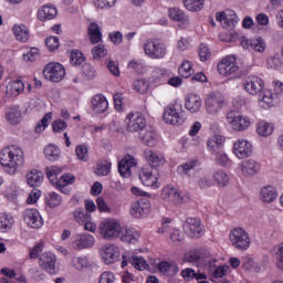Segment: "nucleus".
<instances>
[{"instance_id": "f257e3e1", "label": "nucleus", "mask_w": 283, "mask_h": 283, "mask_svg": "<svg viewBox=\"0 0 283 283\" xmlns=\"http://www.w3.org/2000/svg\"><path fill=\"white\" fill-rule=\"evenodd\" d=\"M24 163L23 149L17 145L8 146L0 151V165L10 176L21 171Z\"/></svg>"}, {"instance_id": "f03ea898", "label": "nucleus", "mask_w": 283, "mask_h": 283, "mask_svg": "<svg viewBox=\"0 0 283 283\" xmlns=\"http://www.w3.org/2000/svg\"><path fill=\"white\" fill-rule=\"evenodd\" d=\"M163 119L168 125H184L187 112L182 108V103L176 101L168 104L164 109Z\"/></svg>"}, {"instance_id": "7ed1b4c3", "label": "nucleus", "mask_w": 283, "mask_h": 283, "mask_svg": "<svg viewBox=\"0 0 283 283\" xmlns=\"http://www.w3.org/2000/svg\"><path fill=\"white\" fill-rule=\"evenodd\" d=\"M144 54L148 59L160 60L167 56V45L160 39L151 38L143 43Z\"/></svg>"}, {"instance_id": "20e7f679", "label": "nucleus", "mask_w": 283, "mask_h": 283, "mask_svg": "<svg viewBox=\"0 0 283 283\" xmlns=\"http://www.w3.org/2000/svg\"><path fill=\"white\" fill-rule=\"evenodd\" d=\"M120 222L116 219H104L99 223V234L104 240H116L120 235Z\"/></svg>"}, {"instance_id": "39448f33", "label": "nucleus", "mask_w": 283, "mask_h": 283, "mask_svg": "<svg viewBox=\"0 0 283 283\" xmlns=\"http://www.w3.org/2000/svg\"><path fill=\"white\" fill-rule=\"evenodd\" d=\"M230 242L238 251H247L251 247V237L242 228H234L230 232Z\"/></svg>"}, {"instance_id": "423d86ee", "label": "nucleus", "mask_w": 283, "mask_h": 283, "mask_svg": "<svg viewBox=\"0 0 283 283\" xmlns=\"http://www.w3.org/2000/svg\"><path fill=\"white\" fill-rule=\"evenodd\" d=\"M124 123L127 132H130L132 134H136V132H139L140 134L147 126V119H145V116L138 112L128 113Z\"/></svg>"}, {"instance_id": "0eeeda50", "label": "nucleus", "mask_w": 283, "mask_h": 283, "mask_svg": "<svg viewBox=\"0 0 283 283\" xmlns=\"http://www.w3.org/2000/svg\"><path fill=\"white\" fill-rule=\"evenodd\" d=\"M200 172V161L198 159L188 160L177 167V174L187 178L189 182H195Z\"/></svg>"}, {"instance_id": "6e6552de", "label": "nucleus", "mask_w": 283, "mask_h": 283, "mask_svg": "<svg viewBox=\"0 0 283 283\" xmlns=\"http://www.w3.org/2000/svg\"><path fill=\"white\" fill-rule=\"evenodd\" d=\"M227 123L234 132H244L245 129H249V126L251 125L249 117L242 116V114L237 111H230L227 114Z\"/></svg>"}, {"instance_id": "1a4fd4ad", "label": "nucleus", "mask_w": 283, "mask_h": 283, "mask_svg": "<svg viewBox=\"0 0 283 283\" xmlns=\"http://www.w3.org/2000/svg\"><path fill=\"white\" fill-rule=\"evenodd\" d=\"M43 75L46 81L61 83V80L65 78V66L59 62H51L44 66Z\"/></svg>"}, {"instance_id": "9d476101", "label": "nucleus", "mask_w": 283, "mask_h": 283, "mask_svg": "<svg viewBox=\"0 0 283 283\" xmlns=\"http://www.w3.org/2000/svg\"><path fill=\"white\" fill-rule=\"evenodd\" d=\"M206 112L211 116L218 115L224 107V95L222 93H210L206 97Z\"/></svg>"}, {"instance_id": "9b49d317", "label": "nucleus", "mask_w": 283, "mask_h": 283, "mask_svg": "<svg viewBox=\"0 0 283 283\" xmlns=\"http://www.w3.org/2000/svg\"><path fill=\"white\" fill-rule=\"evenodd\" d=\"M217 67L221 76H233V74H238V71L240 70L235 55H228L223 57L218 63Z\"/></svg>"}, {"instance_id": "f8f14e48", "label": "nucleus", "mask_w": 283, "mask_h": 283, "mask_svg": "<svg viewBox=\"0 0 283 283\" xmlns=\"http://www.w3.org/2000/svg\"><path fill=\"white\" fill-rule=\"evenodd\" d=\"M57 258L52 252H43L39 258V266L49 275H56L59 269L56 268Z\"/></svg>"}, {"instance_id": "ddd939ff", "label": "nucleus", "mask_w": 283, "mask_h": 283, "mask_svg": "<svg viewBox=\"0 0 283 283\" xmlns=\"http://www.w3.org/2000/svg\"><path fill=\"white\" fill-rule=\"evenodd\" d=\"M96 244V238L90 233H77L71 241V248L74 251H84L85 249H92Z\"/></svg>"}, {"instance_id": "4468645a", "label": "nucleus", "mask_w": 283, "mask_h": 283, "mask_svg": "<svg viewBox=\"0 0 283 283\" xmlns=\"http://www.w3.org/2000/svg\"><path fill=\"white\" fill-rule=\"evenodd\" d=\"M129 213L133 218H147V216L151 213V201L146 198L134 201L130 205Z\"/></svg>"}, {"instance_id": "2eb2a0df", "label": "nucleus", "mask_w": 283, "mask_h": 283, "mask_svg": "<svg viewBox=\"0 0 283 283\" xmlns=\"http://www.w3.org/2000/svg\"><path fill=\"white\" fill-rule=\"evenodd\" d=\"M101 258L104 264H114L120 260V249L114 243L105 244L101 249Z\"/></svg>"}, {"instance_id": "dca6fc26", "label": "nucleus", "mask_w": 283, "mask_h": 283, "mask_svg": "<svg viewBox=\"0 0 283 283\" xmlns=\"http://www.w3.org/2000/svg\"><path fill=\"white\" fill-rule=\"evenodd\" d=\"M127 264H132L137 271H147L149 269V264H147L145 258L132 255L129 252L122 254V269H125Z\"/></svg>"}, {"instance_id": "f3484780", "label": "nucleus", "mask_w": 283, "mask_h": 283, "mask_svg": "<svg viewBox=\"0 0 283 283\" xmlns=\"http://www.w3.org/2000/svg\"><path fill=\"white\" fill-rule=\"evenodd\" d=\"M243 87L248 94L258 96L264 90V81L260 76L250 75L243 81Z\"/></svg>"}, {"instance_id": "a211bd4d", "label": "nucleus", "mask_w": 283, "mask_h": 283, "mask_svg": "<svg viewBox=\"0 0 283 283\" xmlns=\"http://www.w3.org/2000/svg\"><path fill=\"white\" fill-rule=\"evenodd\" d=\"M233 154L239 159L249 158L253 154V146L245 139H239L233 144Z\"/></svg>"}, {"instance_id": "6ab92c4d", "label": "nucleus", "mask_w": 283, "mask_h": 283, "mask_svg": "<svg viewBox=\"0 0 283 283\" xmlns=\"http://www.w3.org/2000/svg\"><path fill=\"white\" fill-rule=\"evenodd\" d=\"M184 231L189 238H200L202 234V223L198 218H188L184 223Z\"/></svg>"}, {"instance_id": "aec40b11", "label": "nucleus", "mask_w": 283, "mask_h": 283, "mask_svg": "<svg viewBox=\"0 0 283 283\" xmlns=\"http://www.w3.org/2000/svg\"><path fill=\"white\" fill-rule=\"evenodd\" d=\"M23 216L24 222L31 229H41V227H43V218L41 217V213H39V210L27 209Z\"/></svg>"}, {"instance_id": "412c9836", "label": "nucleus", "mask_w": 283, "mask_h": 283, "mask_svg": "<svg viewBox=\"0 0 283 283\" xmlns=\"http://www.w3.org/2000/svg\"><path fill=\"white\" fill-rule=\"evenodd\" d=\"M241 46L244 50H253L254 52H259L260 54H262V52H265L266 50V42L262 38L251 40L243 36L241 39Z\"/></svg>"}, {"instance_id": "4be33fe9", "label": "nucleus", "mask_w": 283, "mask_h": 283, "mask_svg": "<svg viewBox=\"0 0 283 283\" xmlns=\"http://www.w3.org/2000/svg\"><path fill=\"white\" fill-rule=\"evenodd\" d=\"M91 107L95 114H105L109 109V102L103 94H96L91 98Z\"/></svg>"}, {"instance_id": "5701e85b", "label": "nucleus", "mask_w": 283, "mask_h": 283, "mask_svg": "<svg viewBox=\"0 0 283 283\" xmlns=\"http://www.w3.org/2000/svg\"><path fill=\"white\" fill-rule=\"evenodd\" d=\"M136 158L132 155H126L118 164V172L123 178L132 176V167H136Z\"/></svg>"}, {"instance_id": "b1692460", "label": "nucleus", "mask_w": 283, "mask_h": 283, "mask_svg": "<svg viewBox=\"0 0 283 283\" xmlns=\"http://www.w3.org/2000/svg\"><path fill=\"white\" fill-rule=\"evenodd\" d=\"M207 269L212 282L227 275V268L224 265H219L217 260L209 261Z\"/></svg>"}, {"instance_id": "393cba45", "label": "nucleus", "mask_w": 283, "mask_h": 283, "mask_svg": "<svg viewBox=\"0 0 283 283\" xmlns=\"http://www.w3.org/2000/svg\"><path fill=\"white\" fill-rule=\"evenodd\" d=\"M239 169L245 178H250L251 176H255L258 171H260V164L254 159H247L239 164Z\"/></svg>"}, {"instance_id": "a878e982", "label": "nucleus", "mask_w": 283, "mask_h": 283, "mask_svg": "<svg viewBox=\"0 0 283 283\" xmlns=\"http://www.w3.org/2000/svg\"><path fill=\"white\" fill-rule=\"evenodd\" d=\"M259 200L264 202V205L275 202V200H277V190L271 185L262 187L259 192Z\"/></svg>"}, {"instance_id": "bb28decb", "label": "nucleus", "mask_w": 283, "mask_h": 283, "mask_svg": "<svg viewBox=\"0 0 283 283\" xmlns=\"http://www.w3.org/2000/svg\"><path fill=\"white\" fill-rule=\"evenodd\" d=\"M139 179L145 185V187H153L154 189H158L160 184H158V175L156 171L143 169L139 174Z\"/></svg>"}, {"instance_id": "cd10ccee", "label": "nucleus", "mask_w": 283, "mask_h": 283, "mask_svg": "<svg viewBox=\"0 0 283 283\" xmlns=\"http://www.w3.org/2000/svg\"><path fill=\"white\" fill-rule=\"evenodd\" d=\"M185 107L190 114H198L202 107V98L196 94H188L185 102Z\"/></svg>"}, {"instance_id": "c85d7f7f", "label": "nucleus", "mask_w": 283, "mask_h": 283, "mask_svg": "<svg viewBox=\"0 0 283 283\" xmlns=\"http://www.w3.org/2000/svg\"><path fill=\"white\" fill-rule=\"evenodd\" d=\"M118 238L122 242H127L128 244H136V242H138L139 234L136 229L123 228L122 226Z\"/></svg>"}, {"instance_id": "c756f323", "label": "nucleus", "mask_w": 283, "mask_h": 283, "mask_svg": "<svg viewBox=\"0 0 283 283\" xmlns=\"http://www.w3.org/2000/svg\"><path fill=\"white\" fill-rule=\"evenodd\" d=\"M139 139L147 147H156V145H158V134H156V132H154V129L151 128H148L146 130L143 129L139 133Z\"/></svg>"}, {"instance_id": "7c9ffc66", "label": "nucleus", "mask_w": 283, "mask_h": 283, "mask_svg": "<svg viewBox=\"0 0 283 283\" xmlns=\"http://www.w3.org/2000/svg\"><path fill=\"white\" fill-rule=\"evenodd\" d=\"M144 156L150 167H163L165 165V157L151 149L144 150Z\"/></svg>"}, {"instance_id": "2f4dec72", "label": "nucleus", "mask_w": 283, "mask_h": 283, "mask_svg": "<svg viewBox=\"0 0 283 283\" xmlns=\"http://www.w3.org/2000/svg\"><path fill=\"white\" fill-rule=\"evenodd\" d=\"M6 120L10 125H19L23 120L21 108L19 106H11L6 112Z\"/></svg>"}, {"instance_id": "473e14b6", "label": "nucleus", "mask_w": 283, "mask_h": 283, "mask_svg": "<svg viewBox=\"0 0 283 283\" xmlns=\"http://www.w3.org/2000/svg\"><path fill=\"white\" fill-rule=\"evenodd\" d=\"M12 32L17 41L28 43L30 41V30L24 24H15L12 27Z\"/></svg>"}, {"instance_id": "72a5a7b5", "label": "nucleus", "mask_w": 283, "mask_h": 283, "mask_svg": "<svg viewBox=\"0 0 283 283\" xmlns=\"http://www.w3.org/2000/svg\"><path fill=\"white\" fill-rule=\"evenodd\" d=\"M25 91V84L21 80L11 81L7 85V95L12 96L13 98L19 96V94H23Z\"/></svg>"}, {"instance_id": "f704fd0d", "label": "nucleus", "mask_w": 283, "mask_h": 283, "mask_svg": "<svg viewBox=\"0 0 283 283\" xmlns=\"http://www.w3.org/2000/svg\"><path fill=\"white\" fill-rule=\"evenodd\" d=\"M59 11L55 9L54 6L48 4L43 6L41 9L38 11V19L40 21H50L56 17Z\"/></svg>"}, {"instance_id": "c9c22d12", "label": "nucleus", "mask_w": 283, "mask_h": 283, "mask_svg": "<svg viewBox=\"0 0 283 283\" xmlns=\"http://www.w3.org/2000/svg\"><path fill=\"white\" fill-rule=\"evenodd\" d=\"M88 39L93 44L101 43L103 41V33H101V27L96 22H91L87 27Z\"/></svg>"}, {"instance_id": "e433bc0d", "label": "nucleus", "mask_w": 283, "mask_h": 283, "mask_svg": "<svg viewBox=\"0 0 283 283\" xmlns=\"http://www.w3.org/2000/svg\"><path fill=\"white\" fill-rule=\"evenodd\" d=\"M29 187H41L43 184V172L36 169H33L27 172L25 176Z\"/></svg>"}, {"instance_id": "4c0bfd02", "label": "nucleus", "mask_w": 283, "mask_h": 283, "mask_svg": "<svg viewBox=\"0 0 283 283\" xmlns=\"http://www.w3.org/2000/svg\"><path fill=\"white\" fill-rule=\"evenodd\" d=\"M222 145H224V137L220 135L212 136L207 142L208 150L211 154H218V151H222Z\"/></svg>"}, {"instance_id": "58836bf2", "label": "nucleus", "mask_w": 283, "mask_h": 283, "mask_svg": "<svg viewBox=\"0 0 283 283\" xmlns=\"http://www.w3.org/2000/svg\"><path fill=\"white\" fill-rule=\"evenodd\" d=\"M158 271H160V273H164L165 275L174 277V275L178 274L179 268L176 262L164 261L158 263Z\"/></svg>"}, {"instance_id": "ea45409f", "label": "nucleus", "mask_w": 283, "mask_h": 283, "mask_svg": "<svg viewBox=\"0 0 283 283\" xmlns=\"http://www.w3.org/2000/svg\"><path fill=\"white\" fill-rule=\"evenodd\" d=\"M168 14L172 21H178V23H181L184 28L189 23V17L185 14L184 10H180L178 8L169 9Z\"/></svg>"}, {"instance_id": "a19ab883", "label": "nucleus", "mask_w": 283, "mask_h": 283, "mask_svg": "<svg viewBox=\"0 0 283 283\" xmlns=\"http://www.w3.org/2000/svg\"><path fill=\"white\" fill-rule=\"evenodd\" d=\"M151 78L154 83L165 85V83L169 81V71H167V69L156 67L151 73Z\"/></svg>"}, {"instance_id": "79ce46f5", "label": "nucleus", "mask_w": 283, "mask_h": 283, "mask_svg": "<svg viewBox=\"0 0 283 283\" xmlns=\"http://www.w3.org/2000/svg\"><path fill=\"white\" fill-rule=\"evenodd\" d=\"M12 224H14V218L10 213L1 212L0 213V232L6 233V231H10L12 229Z\"/></svg>"}, {"instance_id": "37998d69", "label": "nucleus", "mask_w": 283, "mask_h": 283, "mask_svg": "<svg viewBox=\"0 0 283 283\" xmlns=\"http://www.w3.org/2000/svg\"><path fill=\"white\" fill-rule=\"evenodd\" d=\"M109 171H112V161L106 159H99L96 164L95 175L109 176Z\"/></svg>"}, {"instance_id": "c03bdc74", "label": "nucleus", "mask_w": 283, "mask_h": 283, "mask_svg": "<svg viewBox=\"0 0 283 283\" xmlns=\"http://www.w3.org/2000/svg\"><path fill=\"white\" fill-rule=\"evenodd\" d=\"M44 155L48 160H59V157L61 156V149L54 144H50L44 148Z\"/></svg>"}, {"instance_id": "a18cd8bd", "label": "nucleus", "mask_w": 283, "mask_h": 283, "mask_svg": "<svg viewBox=\"0 0 283 283\" xmlns=\"http://www.w3.org/2000/svg\"><path fill=\"white\" fill-rule=\"evenodd\" d=\"M45 171H46V177L49 178L50 182H52V185L56 186L59 182V176H60V174L63 172V169H61L60 167H56V166H51V167H46Z\"/></svg>"}, {"instance_id": "49530a36", "label": "nucleus", "mask_w": 283, "mask_h": 283, "mask_svg": "<svg viewBox=\"0 0 283 283\" xmlns=\"http://www.w3.org/2000/svg\"><path fill=\"white\" fill-rule=\"evenodd\" d=\"M261 107L269 109L275 105V95L271 91H264L262 97L260 98Z\"/></svg>"}, {"instance_id": "de8ad7c7", "label": "nucleus", "mask_w": 283, "mask_h": 283, "mask_svg": "<svg viewBox=\"0 0 283 283\" xmlns=\"http://www.w3.org/2000/svg\"><path fill=\"white\" fill-rule=\"evenodd\" d=\"M273 129L274 127L272 126V124H269L266 122H259L256 124V133L259 134V136H263L264 138L271 136V134H273Z\"/></svg>"}, {"instance_id": "09e8293b", "label": "nucleus", "mask_w": 283, "mask_h": 283, "mask_svg": "<svg viewBox=\"0 0 283 283\" xmlns=\"http://www.w3.org/2000/svg\"><path fill=\"white\" fill-rule=\"evenodd\" d=\"M46 206L50 209H55V207H61V202H63V197L56 192H50L45 199Z\"/></svg>"}, {"instance_id": "8fccbe9b", "label": "nucleus", "mask_w": 283, "mask_h": 283, "mask_svg": "<svg viewBox=\"0 0 283 283\" xmlns=\"http://www.w3.org/2000/svg\"><path fill=\"white\" fill-rule=\"evenodd\" d=\"M213 180L219 187H227L229 185L230 177L224 170H217L213 174Z\"/></svg>"}, {"instance_id": "3c124183", "label": "nucleus", "mask_w": 283, "mask_h": 283, "mask_svg": "<svg viewBox=\"0 0 283 283\" xmlns=\"http://www.w3.org/2000/svg\"><path fill=\"white\" fill-rule=\"evenodd\" d=\"M50 120H52V112L46 113L36 124L34 128L35 134H43V130L50 127Z\"/></svg>"}, {"instance_id": "603ef678", "label": "nucleus", "mask_w": 283, "mask_h": 283, "mask_svg": "<svg viewBox=\"0 0 283 283\" xmlns=\"http://www.w3.org/2000/svg\"><path fill=\"white\" fill-rule=\"evenodd\" d=\"M184 6L190 12H200L205 8V0H184Z\"/></svg>"}, {"instance_id": "864d4df0", "label": "nucleus", "mask_w": 283, "mask_h": 283, "mask_svg": "<svg viewBox=\"0 0 283 283\" xmlns=\"http://www.w3.org/2000/svg\"><path fill=\"white\" fill-rule=\"evenodd\" d=\"M238 21H240V18H238V14H235V11L226 9L224 28H235V25H238Z\"/></svg>"}, {"instance_id": "5fc2aeb1", "label": "nucleus", "mask_w": 283, "mask_h": 283, "mask_svg": "<svg viewBox=\"0 0 283 283\" xmlns=\"http://www.w3.org/2000/svg\"><path fill=\"white\" fill-rule=\"evenodd\" d=\"M181 276L185 280H207V275L196 272V270L188 268L181 272Z\"/></svg>"}, {"instance_id": "6e6d98bb", "label": "nucleus", "mask_w": 283, "mask_h": 283, "mask_svg": "<svg viewBox=\"0 0 283 283\" xmlns=\"http://www.w3.org/2000/svg\"><path fill=\"white\" fill-rule=\"evenodd\" d=\"M73 218H74L75 222H77V224H83V223L87 222V220H92V214H90L88 212H86L83 209H77V210L73 211Z\"/></svg>"}, {"instance_id": "4d7b16f0", "label": "nucleus", "mask_w": 283, "mask_h": 283, "mask_svg": "<svg viewBox=\"0 0 283 283\" xmlns=\"http://www.w3.org/2000/svg\"><path fill=\"white\" fill-rule=\"evenodd\" d=\"M191 200V196L187 192H180L178 189L175 192V197L172 199V205L180 206V205H187Z\"/></svg>"}, {"instance_id": "13d9d810", "label": "nucleus", "mask_w": 283, "mask_h": 283, "mask_svg": "<svg viewBox=\"0 0 283 283\" xmlns=\"http://www.w3.org/2000/svg\"><path fill=\"white\" fill-rule=\"evenodd\" d=\"M176 191H178V188H176L174 186H167V187L163 188V190H161L163 200H165L166 202H172L174 198L176 196Z\"/></svg>"}, {"instance_id": "bf43d9fd", "label": "nucleus", "mask_w": 283, "mask_h": 283, "mask_svg": "<svg viewBox=\"0 0 283 283\" xmlns=\"http://www.w3.org/2000/svg\"><path fill=\"white\" fill-rule=\"evenodd\" d=\"M179 75L182 76V78H189L191 74H193V69L191 67V62L185 60L180 67L178 69Z\"/></svg>"}, {"instance_id": "052dcab7", "label": "nucleus", "mask_w": 283, "mask_h": 283, "mask_svg": "<svg viewBox=\"0 0 283 283\" xmlns=\"http://www.w3.org/2000/svg\"><path fill=\"white\" fill-rule=\"evenodd\" d=\"M4 196L6 198H8V200L15 201L17 197L19 196V187L17 186V184H10L9 186H7L4 190Z\"/></svg>"}, {"instance_id": "680f3d73", "label": "nucleus", "mask_w": 283, "mask_h": 283, "mask_svg": "<svg viewBox=\"0 0 283 283\" xmlns=\"http://www.w3.org/2000/svg\"><path fill=\"white\" fill-rule=\"evenodd\" d=\"M76 180V177L72 174H64L60 177L57 180V184L55 187H67V185H74V181Z\"/></svg>"}, {"instance_id": "e2e57ef3", "label": "nucleus", "mask_w": 283, "mask_h": 283, "mask_svg": "<svg viewBox=\"0 0 283 283\" xmlns=\"http://www.w3.org/2000/svg\"><path fill=\"white\" fill-rule=\"evenodd\" d=\"M72 264L75 269H77V271H81V269H87V266H90L87 256H74L72 259Z\"/></svg>"}, {"instance_id": "0e129e2a", "label": "nucleus", "mask_w": 283, "mask_h": 283, "mask_svg": "<svg viewBox=\"0 0 283 283\" xmlns=\"http://www.w3.org/2000/svg\"><path fill=\"white\" fill-rule=\"evenodd\" d=\"M169 240L174 244H180V242L185 240V233H182V231L179 229H172L169 233Z\"/></svg>"}, {"instance_id": "69168bd1", "label": "nucleus", "mask_w": 283, "mask_h": 283, "mask_svg": "<svg viewBox=\"0 0 283 283\" xmlns=\"http://www.w3.org/2000/svg\"><path fill=\"white\" fill-rule=\"evenodd\" d=\"M75 153H76V156L78 158V160H82L83 163H87L88 158H90V154H88V150H87V146L85 145H78L76 148H75Z\"/></svg>"}, {"instance_id": "338daca9", "label": "nucleus", "mask_w": 283, "mask_h": 283, "mask_svg": "<svg viewBox=\"0 0 283 283\" xmlns=\"http://www.w3.org/2000/svg\"><path fill=\"white\" fill-rule=\"evenodd\" d=\"M85 61V57L83 56V53L78 50H73L71 52L70 63L71 65H81Z\"/></svg>"}, {"instance_id": "774afa93", "label": "nucleus", "mask_w": 283, "mask_h": 283, "mask_svg": "<svg viewBox=\"0 0 283 283\" xmlns=\"http://www.w3.org/2000/svg\"><path fill=\"white\" fill-rule=\"evenodd\" d=\"M116 274L112 271H105L99 275L98 283H115Z\"/></svg>"}]
</instances>
